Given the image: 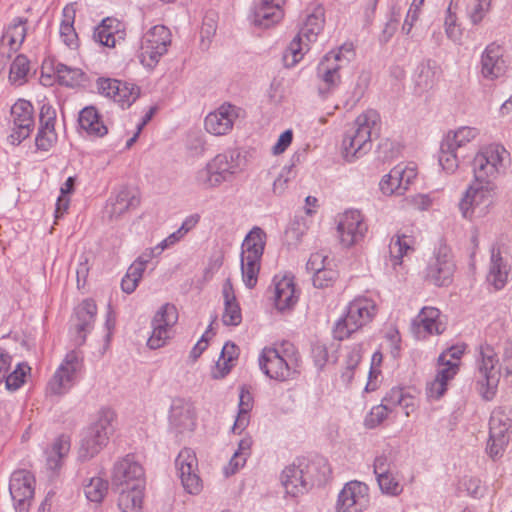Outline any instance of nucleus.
<instances>
[{
    "instance_id": "nucleus-50",
    "label": "nucleus",
    "mask_w": 512,
    "mask_h": 512,
    "mask_svg": "<svg viewBox=\"0 0 512 512\" xmlns=\"http://www.w3.org/2000/svg\"><path fill=\"white\" fill-rule=\"evenodd\" d=\"M65 19L62 21L60 25V37L63 43L71 49H75L78 47V35L74 29V16L69 17L64 14Z\"/></svg>"
},
{
    "instance_id": "nucleus-37",
    "label": "nucleus",
    "mask_w": 512,
    "mask_h": 512,
    "mask_svg": "<svg viewBox=\"0 0 512 512\" xmlns=\"http://www.w3.org/2000/svg\"><path fill=\"white\" fill-rule=\"evenodd\" d=\"M253 407V397L249 390L242 386L239 395V411L236 417L233 430L242 431L249 423V412Z\"/></svg>"
},
{
    "instance_id": "nucleus-36",
    "label": "nucleus",
    "mask_w": 512,
    "mask_h": 512,
    "mask_svg": "<svg viewBox=\"0 0 512 512\" xmlns=\"http://www.w3.org/2000/svg\"><path fill=\"white\" fill-rule=\"evenodd\" d=\"M26 22V19H14V22L8 26L7 30L4 32L1 38L2 45L7 44L11 50L16 51L25 39Z\"/></svg>"
},
{
    "instance_id": "nucleus-51",
    "label": "nucleus",
    "mask_w": 512,
    "mask_h": 512,
    "mask_svg": "<svg viewBox=\"0 0 512 512\" xmlns=\"http://www.w3.org/2000/svg\"><path fill=\"white\" fill-rule=\"evenodd\" d=\"M108 490V482L101 478H92L85 488V494L88 500L92 502H101Z\"/></svg>"
},
{
    "instance_id": "nucleus-9",
    "label": "nucleus",
    "mask_w": 512,
    "mask_h": 512,
    "mask_svg": "<svg viewBox=\"0 0 512 512\" xmlns=\"http://www.w3.org/2000/svg\"><path fill=\"white\" fill-rule=\"evenodd\" d=\"M507 151L499 145L484 147L473 159L474 180L479 183H494L504 168Z\"/></svg>"
},
{
    "instance_id": "nucleus-43",
    "label": "nucleus",
    "mask_w": 512,
    "mask_h": 512,
    "mask_svg": "<svg viewBox=\"0 0 512 512\" xmlns=\"http://www.w3.org/2000/svg\"><path fill=\"white\" fill-rule=\"evenodd\" d=\"M455 147L449 141H442L439 152V164L448 173H453L459 166Z\"/></svg>"
},
{
    "instance_id": "nucleus-19",
    "label": "nucleus",
    "mask_w": 512,
    "mask_h": 512,
    "mask_svg": "<svg viewBox=\"0 0 512 512\" xmlns=\"http://www.w3.org/2000/svg\"><path fill=\"white\" fill-rule=\"evenodd\" d=\"M455 265L447 248H440L427 267L426 278L436 286H447L452 281Z\"/></svg>"
},
{
    "instance_id": "nucleus-52",
    "label": "nucleus",
    "mask_w": 512,
    "mask_h": 512,
    "mask_svg": "<svg viewBox=\"0 0 512 512\" xmlns=\"http://www.w3.org/2000/svg\"><path fill=\"white\" fill-rule=\"evenodd\" d=\"M509 442L508 435L500 434L499 436L489 432V439L486 451L489 456L495 460L503 455V452Z\"/></svg>"
},
{
    "instance_id": "nucleus-17",
    "label": "nucleus",
    "mask_w": 512,
    "mask_h": 512,
    "mask_svg": "<svg viewBox=\"0 0 512 512\" xmlns=\"http://www.w3.org/2000/svg\"><path fill=\"white\" fill-rule=\"evenodd\" d=\"M368 503V487L361 482L350 481L339 493L336 512H363Z\"/></svg>"
},
{
    "instance_id": "nucleus-3",
    "label": "nucleus",
    "mask_w": 512,
    "mask_h": 512,
    "mask_svg": "<svg viewBox=\"0 0 512 512\" xmlns=\"http://www.w3.org/2000/svg\"><path fill=\"white\" fill-rule=\"evenodd\" d=\"M115 414L110 409L102 410L95 423L85 432L78 450V458L87 461L97 455L108 443L114 432Z\"/></svg>"
},
{
    "instance_id": "nucleus-46",
    "label": "nucleus",
    "mask_w": 512,
    "mask_h": 512,
    "mask_svg": "<svg viewBox=\"0 0 512 512\" xmlns=\"http://www.w3.org/2000/svg\"><path fill=\"white\" fill-rule=\"evenodd\" d=\"M478 135V130L472 127H460L458 130L448 132L443 141H449L455 149L469 143Z\"/></svg>"
},
{
    "instance_id": "nucleus-12",
    "label": "nucleus",
    "mask_w": 512,
    "mask_h": 512,
    "mask_svg": "<svg viewBox=\"0 0 512 512\" xmlns=\"http://www.w3.org/2000/svg\"><path fill=\"white\" fill-rule=\"evenodd\" d=\"M13 132L8 136L12 145H19L28 138L34 128L33 105L24 99L17 100L10 109Z\"/></svg>"
},
{
    "instance_id": "nucleus-30",
    "label": "nucleus",
    "mask_w": 512,
    "mask_h": 512,
    "mask_svg": "<svg viewBox=\"0 0 512 512\" xmlns=\"http://www.w3.org/2000/svg\"><path fill=\"white\" fill-rule=\"evenodd\" d=\"M140 204V199L136 193L128 187H122L115 199L109 205L110 219H117L131 208H136Z\"/></svg>"
},
{
    "instance_id": "nucleus-57",
    "label": "nucleus",
    "mask_w": 512,
    "mask_h": 512,
    "mask_svg": "<svg viewBox=\"0 0 512 512\" xmlns=\"http://www.w3.org/2000/svg\"><path fill=\"white\" fill-rule=\"evenodd\" d=\"M377 482L383 493L396 496L402 492V486L392 472L377 478Z\"/></svg>"
},
{
    "instance_id": "nucleus-48",
    "label": "nucleus",
    "mask_w": 512,
    "mask_h": 512,
    "mask_svg": "<svg viewBox=\"0 0 512 512\" xmlns=\"http://www.w3.org/2000/svg\"><path fill=\"white\" fill-rule=\"evenodd\" d=\"M29 69L28 58L23 54L18 55L10 66L9 80L12 83L22 84L26 79Z\"/></svg>"
},
{
    "instance_id": "nucleus-47",
    "label": "nucleus",
    "mask_w": 512,
    "mask_h": 512,
    "mask_svg": "<svg viewBox=\"0 0 512 512\" xmlns=\"http://www.w3.org/2000/svg\"><path fill=\"white\" fill-rule=\"evenodd\" d=\"M260 261L241 258V271L246 287L252 289L256 286L260 271Z\"/></svg>"
},
{
    "instance_id": "nucleus-22",
    "label": "nucleus",
    "mask_w": 512,
    "mask_h": 512,
    "mask_svg": "<svg viewBox=\"0 0 512 512\" xmlns=\"http://www.w3.org/2000/svg\"><path fill=\"white\" fill-rule=\"evenodd\" d=\"M285 0H259L254 7L253 23L256 26L269 28L278 23L284 15L282 6Z\"/></svg>"
},
{
    "instance_id": "nucleus-38",
    "label": "nucleus",
    "mask_w": 512,
    "mask_h": 512,
    "mask_svg": "<svg viewBox=\"0 0 512 512\" xmlns=\"http://www.w3.org/2000/svg\"><path fill=\"white\" fill-rule=\"evenodd\" d=\"M70 450V440L68 437L61 435L53 443L51 451L47 457V466L51 470H57L61 467L62 459Z\"/></svg>"
},
{
    "instance_id": "nucleus-45",
    "label": "nucleus",
    "mask_w": 512,
    "mask_h": 512,
    "mask_svg": "<svg viewBox=\"0 0 512 512\" xmlns=\"http://www.w3.org/2000/svg\"><path fill=\"white\" fill-rule=\"evenodd\" d=\"M511 419L509 415L502 409H495L489 420V432L499 436L500 434L507 435L511 428Z\"/></svg>"
},
{
    "instance_id": "nucleus-49",
    "label": "nucleus",
    "mask_w": 512,
    "mask_h": 512,
    "mask_svg": "<svg viewBox=\"0 0 512 512\" xmlns=\"http://www.w3.org/2000/svg\"><path fill=\"white\" fill-rule=\"evenodd\" d=\"M30 370V366L26 363L17 364L13 372L10 374L6 373V377L4 378L6 388L10 391L19 389L24 384L25 377Z\"/></svg>"
},
{
    "instance_id": "nucleus-13",
    "label": "nucleus",
    "mask_w": 512,
    "mask_h": 512,
    "mask_svg": "<svg viewBox=\"0 0 512 512\" xmlns=\"http://www.w3.org/2000/svg\"><path fill=\"white\" fill-rule=\"evenodd\" d=\"M175 466L184 490L192 495L199 494L203 484L198 475V460L195 452L190 448L182 449L175 460Z\"/></svg>"
},
{
    "instance_id": "nucleus-33",
    "label": "nucleus",
    "mask_w": 512,
    "mask_h": 512,
    "mask_svg": "<svg viewBox=\"0 0 512 512\" xmlns=\"http://www.w3.org/2000/svg\"><path fill=\"white\" fill-rule=\"evenodd\" d=\"M440 311L434 307H424L415 320L418 327L423 328L429 335L441 334L445 330V325L440 321Z\"/></svg>"
},
{
    "instance_id": "nucleus-41",
    "label": "nucleus",
    "mask_w": 512,
    "mask_h": 512,
    "mask_svg": "<svg viewBox=\"0 0 512 512\" xmlns=\"http://www.w3.org/2000/svg\"><path fill=\"white\" fill-rule=\"evenodd\" d=\"M54 71L59 83L68 87L78 85L84 75L81 69L72 68L63 63H57Z\"/></svg>"
},
{
    "instance_id": "nucleus-1",
    "label": "nucleus",
    "mask_w": 512,
    "mask_h": 512,
    "mask_svg": "<svg viewBox=\"0 0 512 512\" xmlns=\"http://www.w3.org/2000/svg\"><path fill=\"white\" fill-rule=\"evenodd\" d=\"M379 122L380 116L373 109L363 112L355 119L342 141V155L346 161H355L371 150L372 135Z\"/></svg>"
},
{
    "instance_id": "nucleus-63",
    "label": "nucleus",
    "mask_w": 512,
    "mask_h": 512,
    "mask_svg": "<svg viewBox=\"0 0 512 512\" xmlns=\"http://www.w3.org/2000/svg\"><path fill=\"white\" fill-rule=\"evenodd\" d=\"M448 13H450V8H448ZM456 18L455 16H452L451 14L448 15V17L445 20V26H446V34L449 39H451L455 43L461 42L462 37V31L459 28L458 25L455 23Z\"/></svg>"
},
{
    "instance_id": "nucleus-21",
    "label": "nucleus",
    "mask_w": 512,
    "mask_h": 512,
    "mask_svg": "<svg viewBox=\"0 0 512 512\" xmlns=\"http://www.w3.org/2000/svg\"><path fill=\"white\" fill-rule=\"evenodd\" d=\"M503 53V48L496 43L485 48L481 57V73L484 78L494 80L505 74L507 64Z\"/></svg>"
},
{
    "instance_id": "nucleus-55",
    "label": "nucleus",
    "mask_w": 512,
    "mask_h": 512,
    "mask_svg": "<svg viewBox=\"0 0 512 512\" xmlns=\"http://www.w3.org/2000/svg\"><path fill=\"white\" fill-rule=\"evenodd\" d=\"M391 412V407L388 404L374 406L365 419V425L368 428H374L381 424Z\"/></svg>"
},
{
    "instance_id": "nucleus-16",
    "label": "nucleus",
    "mask_w": 512,
    "mask_h": 512,
    "mask_svg": "<svg viewBox=\"0 0 512 512\" xmlns=\"http://www.w3.org/2000/svg\"><path fill=\"white\" fill-rule=\"evenodd\" d=\"M34 476L26 470L15 471L9 482V491L16 512H28L34 496Z\"/></svg>"
},
{
    "instance_id": "nucleus-56",
    "label": "nucleus",
    "mask_w": 512,
    "mask_h": 512,
    "mask_svg": "<svg viewBox=\"0 0 512 512\" xmlns=\"http://www.w3.org/2000/svg\"><path fill=\"white\" fill-rule=\"evenodd\" d=\"M417 173L414 168H402L400 166L394 167L389 172V177L401 181V184L404 188V191H406L409 187V185L412 183V181L415 179Z\"/></svg>"
},
{
    "instance_id": "nucleus-29",
    "label": "nucleus",
    "mask_w": 512,
    "mask_h": 512,
    "mask_svg": "<svg viewBox=\"0 0 512 512\" xmlns=\"http://www.w3.org/2000/svg\"><path fill=\"white\" fill-rule=\"evenodd\" d=\"M265 239V232L259 227H254L243 241L241 258L261 260L265 247Z\"/></svg>"
},
{
    "instance_id": "nucleus-58",
    "label": "nucleus",
    "mask_w": 512,
    "mask_h": 512,
    "mask_svg": "<svg viewBox=\"0 0 512 512\" xmlns=\"http://www.w3.org/2000/svg\"><path fill=\"white\" fill-rule=\"evenodd\" d=\"M142 276L143 274L137 268L130 266L121 281L122 291L127 294L134 292Z\"/></svg>"
},
{
    "instance_id": "nucleus-15",
    "label": "nucleus",
    "mask_w": 512,
    "mask_h": 512,
    "mask_svg": "<svg viewBox=\"0 0 512 512\" xmlns=\"http://www.w3.org/2000/svg\"><path fill=\"white\" fill-rule=\"evenodd\" d=\"M111 481L113 486L121 489L145 487L144 469L133 455L128 454L114 464Z\"/></svg>"
},
{
    "instance_id": "nucleus-23",
    "label": "nucleus",
    "mask_w": 512,
    "mask_h": 512,
    "mask_svg": "<svg viewBox=\"0 0 512 512\" xmlns=\"http://www.w3.org/2000/svg\"><path fill=\"white\" fill-rule=\"evenodd\" d=\"M341 60V52L328 53L318 66V76L325 84V88L319 87L321 95H325L330 89L336 87L340 82L339 69L340 65L337 63Z\"/></svg>"
},
{
    "instance_id": "nucleus-10",
    "label": "nucleus",
    "mask_w": 512,
    "mask_h": 512,
    "mask_svg": "<svg viewBox=\"0 0 512 512\" xmlns=\"http://www.w3.org/2000/svg\"><path fill=\"white\" fill-rule=\"evenodd\" d=\"M171 44L170 30L164 25L152 27L143 37L139 58L141 63L149 68H153L159 62L160 58L167 53L168 46Z\"/></svg>"
},
{
    "instance_id": "nucleus-59",
    "label": "nucleus",
    "mask_w": 512,
    "mask_h": 512,
    "mask_svg": "<svg viewBox=\"0 0 512 512\" xmlns=\"http://www.w3.org/2000/svg\"><path fill=\"white\" fill-rule=\"evenodd\" d=\"M380 190L385 195H403L405 193L401 181L394 180L389 177V174L385 175L379 183Z\"/></svg>"
},
{
    "instance_id": "nucleus-11",
    "label": "nucleus",
    "mask_w": 512,
    "mask_h": 512,
    "mask_svg": "<svg viewBox=\"0 0 512 512\" xmlns=\"http://www.w3.org/2000/svg\"><path fill=\"white\" fill-rule=\"evenodd\" d=\"M82 357L73 350L67 353L60 367L49 381L47 391L53 395L66 393L73 385L77 372L81 370Z\"/></svg>"
},
{
    "instance_id": "nucleus-18",
    "label": "nucleus",
    "mask_w": 512,
    "mask_h": 512,
    "mask_svg": "<svg viewBox=\"0 0 512 512\" xmlns=\"http://www.w3.org/2000/svg\"><path fill=\"white\" fill-rule=\"evenodd\" d=\"M337 229L341 243L350 247L364 238L368 228L360 211L349 210L343 214Z\"/></svg>"
},
{
    "instance_id": "nucleus-28",
    "label": "nucleus",
    "mask_w": 512,
    "mask_h": 512,
    "mask_svg": "<svg viewBox=\"0 0 512 512\" xmlns=\"http://www.w3.org/2000/svg\"><path fill=\"white\" fill-rule=\"evenodd\" d=\"M295 284L291 278L283 277L275 284L274 303L277 310L291 309L297 302Z\"/></svg>"
},
{
    "instance_id": "nucleus-26",
    "label": "nucleus",
    "mask_w": 512,
    "mask_h": 512,
    "mask_svg": "<svg viewBox=\"0 0 512 512\" xmlns=\"http://www.w3.org/2000/svg\"><path fill=\"white\" fill-rule=\"evenodd\" d=\"M303 468L298 461L297 464L287 466L282 472V484L288 494L298 496L309 490Z\"/></svg>"
},
{
    "instance_id": "nucleus-2",
    "label": "nucleus",
    "mask_w": 512,
    "mask_h": 512,
    "mask_svg": "<svg viewBox=\"0 0 512 512\" xmlns=\"http://www.w3.org/2000/svg\"><path fill=\"white\" fill-rule=\"evenodd\" d=\"M259 365L269 378L277 381L294 380L301 373L300 355L289 342L278 348L264 349Z\"/></svg>"
},
{
    "instance_id": "nucleus-35",
    "label": "nucleus",
    "mask_w": 512,
    "mask_h": 512,
    "mask_svg": "<svg viewBox=\"0 0 512 512\" xmlns=\"http://www.w3.org/2000/svg\"><path fill=\"white\" fill-rule=\"evenodd\" d=\"M239 349L232 343L227 342L222 348L220 359L216 363V370L212 373L214 379L224 378L231 370L233 361L238 358Z\"/></svg>"
},
{
    "instance_id": "nucleus-40",
    "label": "nucleus",
    "mask_w": 512,
    "mask_h": 512,
    "mask_svg": "<svg viewBox=\"0 0 512 512\" xmlns=\"http://www.w3.org/2000/svg\"><path fill=\"white\" fill-rule=\"evenodd\" d=\"M116 26H122L121 22L117 19L111 17L103 19L94 31L95 40L104 46L115 47V35H112L109 29L115 28Z\"/></svg>"
},
{
    "instance_id": "nucleus-7",
    "label": "nucleus",
    "mask_w": 512,
    "mask_h": 512,
    "mask_svg": "<svg viewBox=\"0 0 512 512\" xmlns=\"http://www.w3.org/2000/svg\"><path fill=\"white\" fill-rule=\"evenodd\" d=\"M324 11L321 7H317L315 11L309 14L303 27L299 33L290 42L288 48L283 55V61L286 67L295 66L303 57V48L308 44H303V39L307 42L316 40L318 34L323 29L324 25Z\"/></svg>"
},
{
    "instance_id": "nucleus-54",
    "label": "nucleus",
    "mask_w": 512,
    "mask_h": 512,
    "mask_svg": "<svg viewBox=\"0 0 512 512\" xmlns=\"http://www.w3.org/2000/svg\"><path fill=\"white\" fill-rule=\"evenodd\" d=\"M242 321V313L237 301L224 303L222 322L226 326H238Z\"/></svg>"
},
{
    "instance_id": "nucleus-27",
    "label": "nucleus",
    "mask_w": 512,
    "mask_h": 512,
    "mask_svg": "<svg viewBox=\"0 0 512 512\" xmlns=\"http://www.w3.org/2000/svg\"><path fill=\"white\" fill-rule=\"evenodd\" d=\"M302 470L306 476L309 489L313 486L325 484L330 475V467L324 458H317L312 461L299 460Z\"/></svg>"
},
{
    "instance_id": "nucleus-60",
    "label": "nucleus",
    "mask_w": 512,
    "mask_h": 512,
    "mask_svg": "<svg viewBox=\"0 0 512 512\" xmlns=\"http://www.w3.org/2000/svg\"><path fill=\"white\" fill-rule=\"evenodd\" d=\"M336 278V272L326 267L314 272L313 285L316 288L329 287Z\"/></svg>"
},
{
    "instance_id": "nucleus-32",
    "label": "nucleus",
    "mask_w": 512,
    "mask_h": 512,
    "mask_svg": "<svg viewBox=\"0 0 512 512\" xmlns=\"http://www.w3.org/2000/svg\"><path fill=\"white\" fill-rule=\"evenodd\" d=\"M144 488L131 486L120 489L118 506L122 512H142Z\"/></svg>"
},
{
    "instance_id": "nucleus-39",
    "label": "nucleus",
    "mask_w": 512,
    "mask_h": 512,
    "mask_svg": "<svg viewBox=\"0 0 512 512\" xmlns=\"http://www.w3.org/2000/svg\"><path fill=\"white\" fill-rule=\"evenodd\" d=\"M437 65L434 60L427 59L417 68L416 84L422 90L431 88L436 80Z\"/></svg>"
},
{
    "instance_id": "nucleus-14",
    "label": "nucleus",
    "mask_w": 512,
    "mask_h": 512,
    "mask_svg": "<svg viewBox=\"0 0 512 512\" xmlns=\"http://www.w3.org/2000/svg\"><path fill=\"white\" fill-rule=\"evenodd\" d=\"M178 321V311L175 305L166 303L156 312L152 319V334L147 341L151 349H158L170 338V329Z\"/></svg>"
},
{
    "instance_id": "nucleus-20",
    "label": "nucleus",
    "mask_w": 512,
    "mask_h": 512,
    "mask_svg": "<svg viewBox=\"0 0 512 512\" xmlns=\"http://www.w3.org/2000/svg\"><path fill=\"white\" fill-rule=\"evenodd\" d=\"M238 117V108L231 104H223L216 111L209 113L204 121L208 133L221 136L227 134Z\"/></svg>"
},
{
    "instance_id": "nucleus-42",
    "label": "nucleus",
    "mask_w": 512,
    "mask_h": 512,
    "mask_svg": "<svg viewBox=\"0 0 512 512\" xmlns=\"http://www.w3.org/2000/svg\"><path fill=\"white\" fill-rule=\"evenodd\" d=\"M119 89L114 91L113 100L122 108L130 107L140 95V88L134 84L120 81Z\"/></svg>"
},
{
    "instance_id": "nucleus-31",
    "label": "nucleus",
    "mask_w": 512,
    "mask_h": 512,
    "mask_svg": "<svg viewBox=\"0 0 512 512\" xmlns=\"http://www.w3.org/2000/svg\"><path fill=\"white\" fill-rule=\"evenodd\" d=\"M80 127L90 136L103 137L108 133V128L104 125L101 117L95 107H85L79 113L78 119Z\"/></svg>"
},
{
    "instance_id": "nucleus-64",
    "label": "nucleus",
    "mask_w": 512,
    "mask_h": 512,
    "mask_svg": "<svg viewBox=\"0 0 512 512\" xmlns=\"http://www.w3.org/2000/svg\"><path fill=\"white\" fill-rule=\"evenodd\" d=\"M56 140H57L56 132L50 131L47 134L38 132L36 135V139H35V145L38 150L48 151L56 143Z\"/></svg>"
},
{
    "instance_id": "nucleus-8",
    "label": "nucleus",
    "mask_w": 512,
    "mask_h": 512,
    "mask_svg": "<svg viewBox=\"0 0 512 512\" xmlns=\"http://www.w3.org/2000/svg\"><path fill=\"white\" fill-rule=\"evenodd\" d=\"M495 197V183L485 184L474 180L459 203L463 217L471 219L473 216H484L493 205Z\"/></svg>"
},
{
    "instance_id": "nucleus-44",
    "label": "nucleus",
    "mask_w": 512,
    "mask_h": 512,
    "mask_svg": "<svg viewBox=\"0 0 512 512\" xmlns=\"http://www.w3.org/2000/svg\"><path fill=\"white\" fill-rule=\"evenodd\" d=\"M413 250L406 235L393 237L389 244L390 261L393 267L401 264L403 256Z\"/></svg>"
},
{
    "instance_id": "nucleus-6",
    "label": "nucleus",
    "mask_w": 512,
    "mask_h": 512,
    "mask_svg": "<svg viewBox=\"0 0 512 512\" xmlns=\"http://www.w3.org/2000/svg\"><path fill=\"white\" fill-rule=\"evenodd\" d=\"M376 313V307L368 299H356L347 308V313L340 318L333 329V336L337 340H344L352 333L369 323Z\"/></svg>"
},
{
    "instance_id": "nucleus-24",
    "label": "nucleus",
    "mask_w": 512,
    "mask_h": 512,
    "mask_svg": "<svg viewBox=\"0 0 512 512\" xmlns=\"http://www.w3.org/2000/svg\"><path fill=\"white\" fill-rule=\"evenodd\" d=\"M97 307L93 300H84L75 311L76 323L75 330L77 336L75 337V344L81 346L86 341V333L90 331L95 320Z\"/></svg>"
},
{
    "instance_id": "nucleus-25",
    "label": "nucleus",
    "mask_w": 512,
    "mask_h": 512,
    "mask_svg": "<svg viewBox=\"0 0 512 512\" xmlns=\"http://www.w3.org/2000/svg\"><path fill=\"white\" fill-rule=\"evenodd\" d=\"M439 369L435 379L427 386L428 397L439 399L446 390L447 384L452 380L459 371V364L452 361H444L443 364L438 363Z\"/></svg>"
},
{
    "instance_id": "nucleus-5",
    "label": "nucleus",
    "mask_w": 512,
    "mask_h": 512,
    "mask_svg": "<svg viewBox=\"0 0 512 512\" xmlns=\"http://www.w3.org/2000/svg\"><path fill=\"white\" fill-rule=\"evenodd\" d=\"M240 153L229 151L216 155L207 165L198 171L196 179L204 188H212L230 180L239 171Z\"/></svg>"
},
{
    "instance_id": "nucleus-34",
    "label": "nucleus",
    "mask_w": 512,
    "mask_h": 512,
    "mask_svg": "<svg viewBox=\"0 0 512 512\" xmlns=\"http://www.w3.org/2000/svg\"><path fill=\"white\" fill-rule=\"evenodd\" d=\"M508 267L500 255L499 249H492L491 265L487 275V281L492 284L495 289H502L507 281Z\"/></svg>"
},
{
    "instance_id": "nucleus-62",
    "label": "nucleus",
    "mask_w": 512,
    "mask_h": 512,
    "mask_svg": "<svg viewBox=\"0 0 512 512\" xmlns=\"http://www.w3.org/2000/svg\"><path fill=\"white\" fill-rule=\"evenodd\" d=\"M160 251L159 245L154 248H147L141 255L137 257V259L130 265L132 267L137 268L139 272L143 274L146 269V265L158 254Z\"/></svg>"
},
{
    "instance_id": "nucleus-53",
    "label": "nucleus",
    "mask_w": 512,
    "mask_h": 512,
    "mask_svg": "<svg viewBox=\"0 0 512 512\" xmlns=\"http://www.w3.org/2000/svg\"><path fill=\"white\" fill-rule=\"evenodd\" d=\"M56 112L49 104H43L39 114V133L55 132Z\"/></svg>"
},
{
    "instance_id": "nucleus-4",
    "label": "nucleus",
    "mask_w": 512,
    "mask_h": 512,
    "mask_svg": "<svg viewBox=\"0 0 512 512\" xmlns=\"http://www.w3.org/2000/svg\"><path fill=\"white\" fill-rule=\"evenodd\" d=\"M477 370L478 391L485 400H491L496 394L501 378L498 354L492 345H480Z\"/></svg>"
},
{
    "instance_id": "nucleus-61",
    "label": "nucleus",
    "mask_w": 512,
    "mask_h": 512,
    "mask_svg": "<svg viewBox=\"0 0 512 512\" xmlns=\"http://www.w3.org/2000/svg\"><path fill=\"white\" fill-rule=\"evenodd\" d=\"M120 80L111 78H99L97 80V88L100 94L113 99L114 91L119 89Z\"/></svg>"
}]
</instances>
